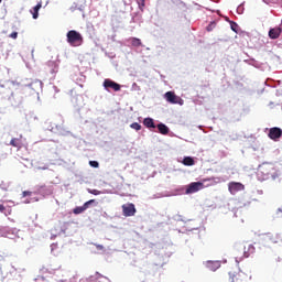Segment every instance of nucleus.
<instances>
[{"label":"nucleus","mask_w":282,"mask_h":282,"mask_svg":"<svg viewBox=\"0 0 282 282\" xmlns=\"http://www.w3.org/2000/svg\"><path fill=\"white\" fill-rule=\"evenodd\" d=\"M228 191L231 195H235L241 191H246V185L239 182H230L228 184Z\"/></svg>","instance_id":"7"},{"label":"nucleus","mask_w":282,"mask_h":282,"mask_svg":"<svg viewBox=\"0 0 282 282\" xmlns=\"http://www.w3.org/2000/svg\"><path fill=\"white\" fill-rule=\"evenodd\" d=\"M207 186H213V183H209Z\"/></svg>","instance_id":"36"},{"label":"nucleus","mask_w":282,"mask_h":282,"mask_svg":"<svg viewBox=\"0 0 282 282\" xmlns=\"http://www.w3.org/2000/svg\"><path fill=\"white\" fill-rule=\"evenodd\" d=\"M95 248H97V250H105V247L102 245H95Z\"/></svg>","instance_id":"31"},{"label":"nucleus","mask_w":282,"mask_h":282,"mask_svg":"<svg viewBox=\"0 0 282 282\" xmlns=\"http://www.w3.org/2000/svg\"><path fill=\"white\" fill-rule=\"evenodd\" d=\"M47 169H50L47 164L37 166V171H47Z\"/></svg>","instance_id":"27"},{"label":"nucleus","mask_w":282,"mask_h":282,"mask_svg":"<svg viewBox=\"0 0 282 282\" xmlns=\"http://www.w3.org/2000/svg\"><path fill=\"white\" fill-rule=\"evenodd\" d=\"M41 8H43V2H39L32 10H31V14L33 17V19H39V10H41Z\"/></svg>","instance_id":"14"},{"label":"nucleus","mask_w":282,"mask_h":282,"mask_svg":"<svg viewBox=\"0 0 282 282\" xmlns=\"http://www.w3.org/2000/svg\"><path fill=\"white\" fill-rule=\"evenodd\" d=\"M258 180L265 182V180H274L276 177V170L272 163H263L258 167Z\"/></svg>","instance_id":"1"},{"label":"nucleus","mask_w":282,"mask_h":282,"mask_svg":"<svg viewBox=\"0 0 282 282\" xmlns=\"http://www.w3.org/2000/svg\"><path fill=\"white\" fill-rule=\"evenodd\" d=\"M130 127L134 129V131H140V129H142V126L138 122L131 123Z\"/></svg>","instance_id":"24"},{"label":"nucleus","mask_w":282,"mask_h":282,"mask_svg":"<svg viewBox=\"0 0 282 282\" xmlns=\"http://www.w3.org/2000/svg\"><path fill=\"white\" fill-rule=\"evenodd\" d=\"M66 40L72 47H80V45L84 43L83 34L76 30L68 31L66 34Z\"/></svg>","instance_id":"2"},{"label":"nucleus","mask_w":282,"mask_h":282,"mask_svg":"<svg viewBox=\"0 0 282 282\" xmlns=\"http://www.w3.org/2000/svg\"><path fill=\"white\" fill-rule=\"evenodd\" d=\"M88 193H90V195H100V191L98 189H88Z\"/></svg>","instance_id":"30"},{"label":"nucleus","mask_w":282,"mask_h":282,"mask_svg":"<svg viewBox=\"0 0 282 282\" xmlns=\"http://www.w3.org/2000/svg\"><path fill=\"white\" fill-rule=\"evenodd\" d=\"M178 3H180V6H181L182 8H186V4H185L184 2L178 1Z\"/></svg>","instance_id":"33"},{"label":"nucleus","mask_w":282,"mask_h":282,"mask_svg":"<svg viewBox=\"0 0 282 282\" xmlns=\"http://www.w3.org/2000/svg\"><path fill=\"white\" fill-rule=\"evenodd\" d=\"M143 124L147 127V129H155V122L151 118H145L143 120Z\"/></svg>","instance_id":"15"},{"label":"nucleus","mask_w":282,"mask_h":282,"mask_svg":"<svg viewBox=\"0 0 282 282\" xmlns=\"http://www.w3.org/2000/svg\"><path fill=\"white\" fill-rule=\"evenodd\" d=\"M164 98L171 105H184V99H182V97L175 95L173 91L165 93Z\"/></svg>","instance_id":"5"},{"label":"nucleus","mask_w":282,"mask_h":282,"mask_svg":"<svg viewBox=\"0 0 282 282\" xmlns=\"http://www.w3.org/2000/svg\"><path fill=\"white\" fill-rule=\"evenodd\" d=\"M95 203H96V199H90L86 202L83 206L75 207L73 209L74 215H82V213H85V210H87V208H89V206H91V204H95Z\"/></svg>","instance_id":"8"},{"label":"nucleus","mask_w":282,"mask_h":282,"mask_svg":"<svg viewBox=\"0 0 282 282\" xmlns=\"http://www.w3.org/2000/svg\"><path fill=\"white\" fill-rule=\"evenodd\" d=\"M144 1H147V0H137V3L139 6L140 10H142V8H144Z\"/></svg>","instance_id":"29"},{"label":"nucleus","mask_w":282,"mask_h":282,"mask_svg":"<svg viewBox=\"0 0 282 282\" xmlns=\"http://www.w3.org/2000/svg\"><path fill=\"white\" fill-rule=\"evenodd\" d=\"M3 263H6V258L0 256V281H6L9 276L8 272H3Z\"/></svg>","instance_id":"13"},{"label":"nucleus","mask_w":282,"mask_h":282,"mask_svg":"<svg viewBox=\"0 0 282 282\" xmlns=\"http://www.w3.org/2000/svg\"><path fill=\"white\" fill-rule=\"evenodd\" d=\"M131 45L133 47H141L142 41L140 39H138V37H132L131 39Z\"/></svg>","instance_id":"22"},{"label":"nucleus","mask_w":282,"mask_h":282,"mask_svg":"<svg viewBox=\"0 0 282 282\" xmlns=\"http://www.w3.org/2000/svg\"><path fill=\"white\" fill-rule=\"evenodd\" d=\"M10 145L14 147L18 151H21V149H23V137L20 135L19 138L11 139Z\"/></svg>","instance_id":"11"},{"label":"nucleus","mask_w":282,"mask_h":282,"mask_svg":"<svg viewBox=\"0 0 282 282\" xmlns=\"http://www.w3.org/2000/svg\"><path fill=\"white\" fill-rule=\"evenodd\" d=\"M207 268H209V270L215 272V270H218V268H219V262L208 261L207 262Z\"/></svg>","instance_id":"19"},{"label":"nucleus","mask_w":282,"mask_h":282,"mask_svg":"<svg viewBox=\"0 0 282 282\" xmlns=\"http://www.w3.org/2000/svg\"><path fill=\"white\" fill-rule=\"evenodd\" d=\"M206 182H213V178H203L202 182L191 183L185 189L186 195H193V193H198V191L206 188L204 185Z\"/></svg>","instance_id":"3"},{"label":"nucleus","mask_w":282,"mask_h":282,"mask_svg":"<svg viewBox=\"0 0 282 282\" xmlns=\"http://www.w3.org/2000/svg\"><path fill=\"white\" fill-rule=\"evenodd\" d=\"M123 217H133L137 213L135 205L128 203L121 206Z\"/></svg>","instance_id":"6"},{"label":"nucleus","mask_w":282,"mask_h":282,"mask_svg":"<svg viewBox=\"0 0 282 282\" xmlns=\"http://www.w3.org/2000/svg\"><path fill=\"white\" fill-rule=\"evenodd\" d=\"M90 281H100V279H106L105 275L96 272L94 275H90Z\"/></svg>","instance_id":"23"},{"label":"nucleus","mask_w":282,"mask_h":282,"mask_svg":"<svg viewBox=\"0 0 282 282\" xmlns=\"http://www.w3.org/2000/svg\"><path fill=\"white\" fill-rule=\"evenodd\" d=\"M104 87H105V89H113V91H120V84H118L111 79H105Z\"/></svg>","instance_id":"10"},{"label":"nucleus","mask_w":282,"mask_h":282,"mask_svg":"<svg viewBox=\"0 0 282 282\" xmlns=\"http://www.w3.org/2000/svg\"><path fill=\"white\" fill-rule=\"evenodd\" d=\"M43 83L41 80H35L32 82L29 87H31V89H41Z\"/></svg>","instance_id":"21"},{"label":"nucleus","mask_w":282,"mask_h":282,"mask_svg":"<svg viewBox=\"0 0 282 282\" xmlns=\"http://www.w3.org/2000/svg\"><path fill=\"white\" fill-rule=\"evenodd\" d=\"M9 39H19V32H12L10 35H9Z\"/></svg>","instance_id":"28"},{"label":"nucleus","mask_w":282,"mask_h":282,"mask_svg":"<svg viewBox=\"0 0 282 282\" xmlns=\"http://www.w3.org/2000/svg\"><path fill=\"white\" fill-rule=\"evenodd\" d=\"M268 137L270 138V140H274V142H276V140H279L282 137V130L281 128H271L269 130V134Z\"/></svg>","instance_id":"9"},{"label":"nucleus","mask_w":282,"mask_h":282,"mask_svg":"<svg viewBox=\"0 0 282 282\" xmlns=\"http://www.w3.org/2000/svg\"><path fill=\"white\" fill-rule=\"evenodd\" d=\"M282 29L281 26H276L269 30V39L276 40L281 36Z\"/></svg>","instance_id":"12"},{"label":"nucleus","mask_w":282,"mask_h":282,"mask_svg":"<svg viewBox=\"0 0 282 282\" xmlns=\"http://www.w3.org/2000/svg\"><path fill=\"white\" fill-rule=\"evenodd\" d=\"M260 241L264 246H270V243H279V241H281V236L272 232L262 234L260 236Z\"/></svg>","instance_id":"4"},{"label":"nucleus","mask_w":282,"mask_h":282,"mask_svg":"<svg viewBox=\"0 0 282 282\" xmlns=\"http://www.w3.org/2000/svg\"><path fill=\"white\" fill-rule=\"evenodd\" d=\"M183 164H184V166H194L195 165V160L191 156H185L183 159Z\"/></svg>","instance_id":"18"},{"label":"nucleus","mask_w":282,"mask_h":282,"mask_svg":"<svg viewBox=\"0 0 282 282\" xmlns=\"http://www.w3.org/2000/svg\"><path fill=\"white\" fill-rule=\"evenodd\" d=\"M30 195H32V192H23V197H28Z\"/></svg>","instance_id":"32"},{"label":"nucleus","mask_w":282,"mask_h":282,"mask_svg":"<svg viewBox=\"0 0 282 282\" xmlns=\"http://www.w3.org/2000/svg\"><path fill=\"white\" fill-rule=\"evenodd\" d=\"M159 129V133H161L162 135H167L169 133V127H166V124L164 123H159L158 126Z\"/></svg>","instance_id":"16"},{"label":"nucleus","mask_w":282,"mask_h":282,"mask_svg":"<svg viewBox=\"0 0 282 282\" xmlns=\"http://www.w3.org/2000/svg\"><path fill=\"white\" fill-rule=\"evenodd\" d=\"M0 213L8 217L9 215H12V209L10 207H6L3 204L0 203Z\"/></svg>","instance_id":"17"},{"label":"nucleus","mask_w":282,"mask_h":282,"mask_svg":"<svg viewBox=\"0 0 282 282\" xmlns=\"http://www.w3.org/2000/svg\"><path fill=\"white\" fill-rule=\"evenodd\" d=\"M51 270H54V271L61 270V265H57L56 268H51Z\"/></svg>","instance_id":"34"},{"label":"nucleus","mask_w":282,"mask_h":282,"mask_svg":"<svg viewBox=\"0 0 282 282\" xmlns=\"http://www.w3.org/2000/svg\"><path fill=\"white\" fill-rule=\"evenodd\" d=\"M89 166H93V169H98V166H100V163H98V161H89Z\"/></svg>","instance_id":"25"},{"label":"nucleus","mask_w":282,"mask_h":282,"mask_svg":"<svg viewBox=\"0 0 282 282\" xmlns=\"http://www.w3.org/2000/svg\"><path fill=\"white\" fill-rule=\"evenodd\" d=\"M3 0H0V3L2 2Z\"/></svg>","instance_id":"37"},{"label":"nucleus","mask_w":282,"mask_h":282,"mask_svg":"<svg viewBox=\"0 0 282 282\" xmlns=\"http://www.w3.org/2000/svg\"><path fill=\"white\" fill-rule=\"evenodd\" d=\"M230 28H231L232 32L237 33V28H239V25L236 22H231Z\"/></svg>","instance_id":"26"},{"label":"nucleus","mask_w":282,"mask_h":282,"mask_svg":"<svg viewBox=\"0 0 282 282\" xmlns=\"http://www.w3.org/2000/svg\"><path fill=\"white\" fill-rule=\"evenodd\" d=\"M213 30V25L207 26V32H210Z\"/></svg>","instance_id":"35"},{"label":"nucleus","mask_w":282,"mask_h":282,"mask_svg":"<svg viewBox=\"0 0 282 282\" xmlns=\"http://www.w3.org/2000/svg\"><path fill=\"white\" fill-rule=\"evenodd\" d=\"M47 67H51V74L56 73V69H58V66L56 65V62H54V61L47 62Z\"/></svg>","instance_id":"20"}]
</instances>
